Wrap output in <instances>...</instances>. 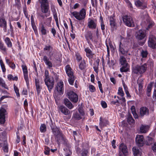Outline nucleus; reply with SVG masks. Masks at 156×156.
<instances>
[{
    "mask_svg": "<svg viewBox=\"0 0 156 156\" xmlns=\"http://www.w3.org/2000/svg\"><path fill=\"white\" fill-rule=\"evenodd\" d=\"M51 129L53 134L55 136L58 135L59 133V130L56 126Z\"/></svg>",
    "mask_w": 156,
    "mask_h": 156,
    "instance_id": "nucleus-37",
    "label": "nucleus"
},
{
    "mask_svg": "<svg viewBox=\"0 0 156 156\" xmlns=\"http://www.w3.org/2000/svg\"><path fill=\"white\" fill-rule=\"evenodd\" d=\"M17 139L16 140V142L18 143L20 142V137L19 136V132H16Z\"/></svg>",
    "mask_w": 156,
    "mask_h": 156,
    "instance_id": "nucleus-58",
    "label": "nucleus"
},
{
    "mask_svg": "<svg viewBox=\"0 0 156 156\" xmlns=\"http://www.w3.org/2000/svg\"><path fill=\"white\" fill-rule=\"evenodd\" d=\"M135 35L138 41L143 40L146 37V32L144 30H140L136 32Z\"/></svg>",
    "mask_w": 156,
    "mask_h": 156,
    "instance_id": "nucleus-9",
    "label": "nucleus"
},
{
    "mask_svg": "<svg viewBox=\"0 0 156 156\" xmlns=\"http://www.w3.org/2000/svg\"><path fill=\"white\" fill-rule=\"evenodd\" d=\"M88 151L87 150H84L82 153V156H87Z\"/></svg>",
    "mask_w": 156,
    "mask_h": 156,
    "instance_id": "nucleus-57",
    "label": "nucleus"
},
{
    "mask_svg": "<svg viewBox=\"0 0 156 156\" xmlns=\"http://www.w3.org/2000/svg\"><path fill=\"white\" fill-rule=\"evenodd\" d=\"M4 41L8 47L11 48L12 47V44L9 37H6L4 39Z\"/></svg>",
    "mask_w": 156,
    "mask_h": 156,
    "instance_id": "nucleus-33",
    "label": "nucleus"
},
{
    "mask_svg": "<svg viewBox=\"0 0 156 156\" xmlns=\"http://www.w3.org/2000/svg\"><path fill=\"white\" fill-rule=\"evenodd\" d=\"M108 124V122L106 119H103L101 117L100 119L99 125L101 126H106Z\"/></svg>",
    "mask_w": 156,
    "mask_h": 156,
    "instance_id": "nucleus-31",
    "label": "nucleus"
},
{
    "mask_svg": "<svg viewBox=\"0 0 156 156\" xmlns=\"http://www.w3.org/2000/svg\"><path fill=\"white\" fill-rule=\"evenodd\" d=\"M43 13L42 12L41 13H38L37 15L38 16H40L42 18H43V19H44L45 18V16L47 17L48 16L47 15H46V14L45 15H43Z\"/></svg>",
    "mask_w": 156,
    "mask_h": 156,
    "instance_id": "nucleus-55",
    "label": "nucleus"
},
{
    "mask_svg": "<svg viewBox=\"0 0 156 156\" xmlns=\"http://www.w3.org/2000/svg\"><path fill=\"white\" fill-rule=\"evenodd\" d=\"M0 86H1L2 87H4V88L8 90L9 88L5 83L2 78L0 77Z\"/></svg>",
    "mask_w": 156,
    "mask_h": 156,
    "instance_id": "nucleus-35",
    "label": "nucleus"
},
{
    "mask_svg": "<svg viewBox=\"0 0 156 156\" xmlns=\"http://www.w3.org/2000/svg\"><path fill=\"white\" fill-rule=\"evenodd\" d=\"M135 140L136 143L138 146L141 147L144 144V137L143 135H136Z\"/></svg>",
    "mask_w": 156,
    "mask_h": 156,
    "instance_id": "nucleus-12",
    "label": "nucleus"
},
{
    "mask_svg": "<svg viewBox=\"0 0 156 156\" xmlns=\"http://www.w3.org/2000/svg\"><path fill=\"white\" fill-rule=\"evenodd\" d=\"M64 102L65 105L69 109H71L73 108V105L68 99H64Z\"/></svg>",
    "mask_w": 156,
    "mask_h": 156,
    "instance_id": "nucleus-29",
    "label": "nucleus"
},
{
    "mask_svg": "<svg viewBox=\"0 0 156 156\" xmlns=\"http://www.w3.org/2000/svg\"><path fill=\"white\" fill-rule=\"evenodd\" d=\"M152 149L154 152H156V143H154L152 146Z\"/></svg>",
    "mask_w": 156,
    "mask_h": 156,
    "instance_id": "nucleus-64",
    "label": "nucleus"
},
{
    "mask_svg": "<svg viewBox=\"0 0 156 156\" xmlns=\"http://www.w3.org/2000/svg\"><path fill=\"white\" fill-rule=\"evenodd\" d=\"M133 151L134 156H140L141 155V152L137 147H133Z\"/></svg>",
    "mask_w": 156,
    "mask_h": 156,
    "instance_id": "nucleus-30",
    "label": "nucleus"
},
{
    "mask_svg": "<svg viewBox=\"0 0 156 156\" xmlns=\"http://www.w3.org/2000/svg\"><path fill=\"white\" fill-rule=\"evenodd\" d=\"M149 113V110L146 107H142L140 108V117H143L145 115H148Z\"/></svg>",
    "mask_w": 156,
    "mask_h": 156,
    "instance_id": "nucleus-16",
    "label": "nucleus"
},
{
    "mask_svg": "<svg viewBox=\"0 0 156 156\" xmlns=\"http://www.w3.org/2000/svg\"><path fill=\"white\" fill-rule=\"evenodd\" d=\"M90 91L91 92H94L96 89L94 87L93 85H90L89 86Z\"/></svg>",
    "mask_w": 156,
    "mask_h": 156,
    "instance_id": "nucleus-53",
    "label": "nucleus"
},
{
    "mask_svg": "<svg viewBox=\"0 0 156 156\" xmlns=\"http://www.w3.org/2000/svg\"><path fill=\"white\" fill-rule=\"evenodd\" d=\"M119 156L122 155L126 156L128 154V149L127 146L123 143L121 144L119 147Z\"/></svg>",
    "mask_w": 156,
    "mask_h": 156,
    "instance_id": "nucleus-7",
    "label": "nucleus"
},
{
    "mask_svg": "<svg viewBox=\"0 0 156 156\" xmlns=\"http://www.w3.org/2000/svg\"><path fill=\"white\" fill-rule=\"evenodd\" d=\"M118 94L122 97H123L124 96V94L122 87H119L118 92Z\"/></svg>",
    "mask_w": 156,
    "mask_h": 156,
    "instance_id": "nucleus-47",
    "label": "nucleus"
},
{
    "mask_svg": "<svg viewBox=\"0 0 156 156\" xmlns=\"http://www.w3.org/2000/svg\"><path fill=\"white\" fill-rule=\"evenodd\" d=\"M147 69V65L146 63L141 65H136L132 67V73L133 74L138 75H141L146 71Z\"/></svg>",
    "mask_w": 156,
    "mask_h": 156,
    "instance_id": "nucleus-1",
    "label": "nucleus"
},
{
    "mask_svg": "<svg viewBox=\"0 0 156 156\" xmlns=\"http://www.w3.org/2000/svg\"><path fill=\"white\" fill-rule=\"evenodd\" d=\"M43 60L45 64L48 66V68L50 69L53 66V64L52 62L50 61L49 58L46 56L44 55L43 58Z\"/></svg>",
    "mask_w": 156,
    "mask_h": 156,
    "instance_id": "nucleus-19",
    "label": "nucleus"
},
{
    "mask_svg": "<svg viewBox=\"0 0 156 156\" xmlns=\"http://www.w3.org/2000/svg\"><path fill=\"white\" fill-rule=\"evenodd\" d=\"M123 23L127 26L129 27H134V23L132 18L129 16L125 15L122 16Z\"/></svg>",
    "mask_w": 156,
    "mask_h": 156,
    "instance_id": "nucleus-4",
    "label": "nucleus"
},
{
    "mask_svg": "<svg viewBox=\"0 0 156 156\" xmlns=\"http://www.w3.org/2000/svg\"><path fill=\"white\" fill-rule=\"evenodd\" d=\"M93 34L91 31H88L85 34V37L86 39L87 43L89 45H90V40H91L93 42L96 43L97 41L96 40H94L93 38Z\"/></svg>",
    "mask_w": 156,
    "mask_h": 156,
    "instance_id": "nucleus-11",
    "label": "nucleus"
},
{
    "mask_svg": "<svg viewBox=\"0 0 156 156\" xmlns=\"http://www.w3.org/2000/svg\"><path fill=\"white\" fill-rule=\"evenodd\" d=\"M97 26L96 21L90 18L88 19L87 26L89 28L92 29H95L96 28Z\"/></svg>",
    "mask_w": 156,
    "mask_h": 156,
    "instance_id": "nucleus-15",
    "label": "nucleus"
},
{
    "mask_svg": "<svg viewBox=\"0 0 156 156\" xmlns=\"http://www.w3.org/2000/svg\"><path fill=\"white\" fill-rule=\"evenodd\" d=\"M0 64L2 72L5 73L6 71V69L5 65L1 59H0Z\"/></svg>",
    "mask_w": 156,
    "mask_h": 156,
    "instance_id": "nucleus-45",
    "label": "nucleus"
},
{
    "mask_svg": "<svg viewBox=\"0 0 156 156\" xmlns=\"http://www.w3.org/2000/svg\"><path fill=\"white\" fill-rule=\"evenodd\" d=\"M40 131L41 132H44L46 130V126L44 124H42L40 127Z\"/></svg>",
    "mask_w": 156,
    "mask_h": 156,
    "instance_id": "nucleus-46",
    "label": "nucleus"
},
{
    "mask_svg": "<svg viewBox=\"0 0 156 156\" xmlns=\"http://www.w3.org/2000/svg\"><path fill=\"white\" fill-rule=\"evenodd\" d=\"M49 125L51 127V129L55 127L56 126H55V124L52 122L51 120L50 122L49 123Z\"/></svg>",
    "mask_w": 156,
    "mask_h": 156,
    "instance_id": "nucleus-60",
    "label": "nucleus"
},
{
    "mask_svg": "<svg viewBox=\"0 0 156 156\" xmlns=\"http://www.w3.org/2000/svg\"><path fill=\"white\" fill-rule=\"evenodd\" d=\"M81 116L78 112H76L73 114V117L76 120H78L82 119Z\"/></svg>",
    "mask_w": 156,
    "mask_h": 156,
    "instance_id": "nucleus-36",
    "label": "nucleus"
},
{
    "mask_svg": "<svg viewBox=\"0 0 156 156\" xmlns=\"http://www.w3.org/2000/svg\"><path fill=\"white\" fill-rule=\"evenodd\" d=\"M66 94L68 98L71 101L74 103H76L78 100L77 95L72 91L67 90L66 91Z\"/></svg>",
    "mask_w": 156,
    "mask_h": 156,
    "instance_id": "nucleus-5",
    "label": "nucleus"
},
{
    "mask_svg": "<svg viewBox=\"0 0 156 156\" xmlns=\"http://www.w3.org/2000/svg\"><path fill=\"white\" fill-rule=\"evenodd\" d=\"M63 84L62 82H59L57 83L55 89L60 94H63Z\"/></svg>",
    "mask_w": 156,
    "mask_h": 156,
    "instance_id": "nucleus-24",
    "label": "nucleus"
},
{
    "mask_svg": "<svg viewBox=\"0 0 156 156\" xmlns=\"http://www.w3.org/2000/svg\"><path fill=\"white\" fill-rule=\"evenodd\" d=\"M40 7L42 12L44 14L48 13L49 9V5H41Z\"/></svg>",
    "mask_w": 156,
    "mask_h": 156,
    "instance_id": "nucleus-28",
    "label": "nucleus"
},
{
    "mask_svg": "<svg viewBox=\"0 0 156 156\" xmlns=\"http://www.w3.org/2000/svg\"><path fill=\"white\" fill-rule=\"evenodd\" d=\"M85 61L83 60V61L81 62L79 65V68L81 70L84 69L85 67Z\"/></svg>",
    "mask_w": 156,
    "mask_h": 156,
    "instance_id": "nucleus-44",
    "label": "nucleus"
},
{
    "mask_svg": "<svg viewBox=\"0 0 156 156\" xmlns=\"http://www.w3.org/2000/svg\"><path fill=\"white\" fill-rule=\"evenodd\" d=\"M84 51L86 53V56L89 59H92L93 58L94 54L92 51L88 47H87L85 48Z\"/></svg>",
    "mask_w": 156,
    "mask_h": 156,
    "instance_id": "nucleus-20",
    "label": "nucleus"
},
{
    "mask_svg": "<svg viewBox=\"0 0 156 156\" xmlns=\"http://www.w3.org/2000/svg\"><path fill=\"white\" fill-rule=\"evenodd\" d=\"M140 131L142 133H146L147 131V127L146 126L142 125L140 128Z\"/></svg>",
    "mask_w": 156,
    "mask_h": 156,
    "instance_id": "nucleus-39",
    "label": "nucleus"
},
{
    "mask_svg": "<svg viewBox=\"0 0 156 156\" xmlns=\"http://www.w3.org/2000/svg\"><path fill=\"white\" fill-rule=\"evenodd\" d=\"M135 4L137 7H140L142 9H144L147 7V5L139 0L135 1Z\"/></svg>",
    "mask_w": 156,
    "mask_h": 156,
    "instance_id": "nucleus-26",
    "label": "nucleus"
},
{
    "mask_svg": "<svg viewBox=\"0 0 156 156\" xmlns=\"http://www.w3.org/2000/svg\"><path fill=\"white\" fill-rule=\"evenodd\" d=\"M0 27L3 28L4 32L7 31V22L4 15L0 17Z\"/></svg>",
    "mask_w": 156,
    "mask_h": 156,
    "instance_id": "nucleus-13",
    "label": "nucleus"
},
{
    "mask_svg": "<svg viewBox=\"0 0 156 156\" xmlns=\"http://www.w3.org/2000/svg\"><path fill=\"white\" fill-rule=\"evenodd\" d=\"M71 14L77 20H81L84 19L86 15V11L84 8H82L79 12L74 11L71 12Z\"/></svg>",
    "mask_w": 156,
    "mask_h": 156,
    "instance_id": "nucleus-3",
    "label": "nucleus"
},
{
    "mask_svg": "<svg viewBox=\"0 0 156 156\" xmlns=\"http://www.w3.org/2000/svg\"><path fill=\"white\" fill-rule=\"evenodd\" d=\"M6 62L10 67L13 69H14L16 67V66L14 63H12L9 59H5Z\"/></svg>",
    "mask_w": 156,
    "mask_h": 156,
    "instance_id": "nucleus-32",
    "label": "nucleus"
},
{
    "mask_svg": "<svg viewBox=\"0 0 156 156\" xmlns=\"http://www.w3.org/2000/svg\"><path fill=\"white\" fill-rule=\"evenodd\" d=\"M148 46L153 48H156V40L154 36L150 35L148 41Z\"/></svg>",
    "mask_w": 156,
    "mask_h": 156,
    "instance_id": "nucleus-10",
    "label": "nucleus"
},
{
    "mask_svg": "<svg viewBox=\"0 0 156 156\" xmlns=\"http://www.w3.org/2000/svg\"><path fill=\"white\" fill-rule=\"evenodd\" d=\"M14 89L15 90V93L16 94V96L17 97H20V94L19 92V90L18 88L16 87V86L14 84Z\"/></svg>",
    "mask_w": 156,
    "mask_h": 156,
    "instance_id": "nucleus-49",
    "label": "nucleus"
},
{
    "mask_svg": "<svg viewBox=\"0 0 156 156\" xmlns=\"http://www.w3.org/2000/svg\"><path fill=\"white\" fill-rule=\"evenodd\" d=\"M8 79L9 80H13L17 81L18 80V77L17 76H15L14 77L11 74H9L8 75Z\"/></svg>",
    "mask_w": 156,
    "mask_h": 156,
    "instance_id": "nucleus-42",
    "label": "nucleus"
},
{
    "mask_svg": "<svg viewBox=\"0 0 156 156\" xmlns=\"http://www.w3.org/2000/svg\"><path fill=\"white\" fill-rule=\"evenodd\" d=\"M68 79L69 83L71 85H73L75 80V77L74 76H69Z\"/></svg>",
    "mask_w": 156,
    "mask_h": 156,
    "instance_id": "nucleus-41",
    "label": "nucleus"
},
{
    "mask_svg": "<svg viewBox=\"0 0 156 156\" xmlns=\"http://www.w3.org/2000/svg\"><path fill=\"white\" fill-rule=\"evenodd\" d=\"M140 80H138V86H139V90L140 91L142 89L143 87V86L142 85V84L141 83V82L143 81V80H141L140 82Z\"/></svg>",
    "mask_w": 156,
    "mask_h": 156,
    "instance_id": "nucleus-52",
    "label": "nucleus"
},
{
    "mask_svg": "<svg viewBox=\"0 0 156 156\" xmlns=\"http://www.w3.org/2000/svg\"><path fill=\"white\" fill-rule=\"evenodd\" d=\"M75 56L76 59L78 62L80 61L82 59V57L78 53H76V54Z\"/></svg>",
    "mask_w": 156,
    "mask_h": 156,
    "instance_id": "nucleus-50",
    "label": "nucleus"
},
{
    "mask_svg": "<svg viewBox=\"0 0 156 156\" xmlns=\"http://www.w3.org/2000/svg\"><path fill=\"white\" fill-rule=\"evenodd\" d=\"M53 47L51 45H46L45 46L44 48V51H48V56L49 57V58L51 60V57L53 55V52L52 53V51L53 49Z\"/></svg>",
    "mask_w": 156,
    "mask_h": 156,
    "instance_id": "nucleus-17",
    "label": "nucleus"
},
{
    "mask_svg": "<svg viewBox=\"0 0 156 156\" xmlns=\"http://www.w3.org/2000/svg\"><path fill=\"white\" fill-rule=\"evenodd\" d=\"M148 53L146 50H142L141 52V55L143 58H146L147 57Z\"/></svg>",
    "mask_w": 156,
    "mask_h": 156,
    "instance_id": "nucleus-43",
    "label": "nucleus"
},
{
    "mask_svg": "<svg viewBox=\"0 0 156 156\" xmlns=\"http://www.w3.org/2000/svg\"><path fill=\"white\" fill-rule=\"evenodd\" d=\"M41 5H49L48 0H38Z\"/></svg>",
    "mask_w": 156,
    "mask_h": 156,
    "instance_id": "nucleus-40",
    "label": "nucleus"
},
{
    "mask_svg": "<svg viewBox=\"0 0 156 156\" xmlns=\"http://www.w3.org/2000/svg\"><path fill=\"white\" fill-rule=\"evenodd\" d=\"M7 49L1 41H0V50L4 52H6Z\"/></svg>",
    "mask_w": 156,
    "mask_h": 156,
    "instance_id": "nucleus-34",
    "label": "nucleus"
},
{
    "mask_svg": "<svg viewBox=\"0 0 156 156\" xmlns=\"http://www.w3.org/2000/svg\"><path fill=\"white\" fill-rule=\"evenodd\" d=\"M101 104L103 108H105L107 107V104L105 101H102Z\"/></svg>",
    "mask_w": 156,
    "mask_h": 156,
    "instance_id": "nucleus-59",
    "label": "nucleus"
},
{
    "mask_svg": "<svg viewBox=\"0 0 156 156\" xmlns=\"http://www.w3.org/2000/svg\"><path fill=\"white\" fill-rule=\"evenodd\" d=\"M129 51V48L125 44L120 42L119 46V51L122 55H126Z\"/></svg>",
    "mask_w": 156,
    "mask_h": 156,
    "instance_id": "nucleus-6",
    "label": "nucleus"
},
{
    "mask_svg": "<svg viewBox=\"0 0 156 156\" xmlns=\"http://www.w3.org/2000/svg\"><path fill=\"white\" fill-rule=\"evenodd\" d=\"M45 83L48 87L49 92H50L51 90L53 88L54 86V80H50L48 81H45Z\"/></svg>",
    "mask_w": 156,
    "mask_h": 156,
    "instance_id": "nucleus-18",
    "label": "nucleus"
},
{
    "mask_svg": "<svg viewBox=\"0 0 156 156\" xmlns=\"http://www.w3.org/2000/svg\"><path fill=\"white\" fill-rule=\"evenodd\" d=\"M127 121L129 124L133 123L134 122V120L130 115H129Z\"/></svg>",
    "mask_w": 156,
    "mask_h": 156,
    "instance_id": "nucleus-38",
    "label": "nucleus"
},
{
    "mask_svg": "<svg viewBox=\"0 0 156 156\" xmlns=\"http://www.w3.org/2000/svg\"><path fill=\"white\" fill-rule=\"evenodd\" d=\"M51 9L52 12L53 13V14L57 13V12H56V9L55 8V7L54 6H51Z\"/></svg>",
    "mask_w": 156,
    "mask_h": 156,
    "instance_id": "nucleus-61",
    "label": "nucleus"
},
{
    "mask_svg": "<svg viewBox=\"0 0 156 156\" xmlns=\"http://www.w3.org/2000/svg\"><path fill=\"white\" fill-rule=\"evenodd\" d=\"M4 107H2L0 109V123L2 124L4 123L5 122V116L6 114V110Z\"/></svg>",
    "mask_w": 156,
    "mask_h": 156,
    "instance_id": "nucleus-8",
    "label": "nucleus"
},
{
    "mask_svg": "<svg viewBox=\"0 0 156 156\" xmlns=\"http://www.w3.org/2000/svg\"><path fill=\"white\" fill-rule=\"evenodd\" d=\"M65 69L66 73L68 77L73 76H74L73 73L69 65H66L65 67Z\"/></svg>",
    "mask_w": 156,
    "mask_h": 156,
    "instance_id": "nucleus-21",
    "label": "nucleus"
},
{
    "mask_svg": "<svg viewBox=\"0 0 156 156\" xmlns=\"http://www.w3.org/2000/svg\"><path fill=\"white\" fill-rule=\"evenodd\" d=\"M35 80L37 92V94L39 95L40 94L42 89V87L40 85V82L38 79H35Z\"/></svg>",
    "mask_w": 156,
    "mask_h": 156,
    "instance_id": "nucleus-22",
    "label": "nucleus"
},
{
    "mask_svg": "<svg viewBox=\"0 0 156 156\" xmlns=\"http://www.w3.org/2000/svg\"><path fill=\"white\" fill-rule=\"evenodd\" d=\"M154 86L155 88L153 95V98H155L156 99V80Z\"/></svg>",
    "mask_w": 156,
    "mask_h": 156,
    "instance_id": "nucleus-56",
    "label": "nucleus"
},
{
    "mask_svg": "<svg viewBox=\"0 0 156 156\" xmlns=\"http://www.w3.org/2000/svg\"><path fill=\"white\" fill-rule=\"evenodd\" d=\"M0 146L2 147V149L4 152H8V147L6 141H4L3 142L0 143Z\"/></svg>",
    "mask_w": 156,
    "mask_h": 156,
    "instance_id": "nucleus-27",
    "label": "nucleus"
},
{
    "mask_svg": "<svg viewBox=\"0 0 156 156\" xmlns=\"http://www.w3.org/2000/svg\"><path fill=\"white\" fill-rule=\"evenodd\" d=\"M78 111L81 116H83L84 115V113L81 108H80L78 109Z\"/></svg>",
    "mask_w": 156,
    "mask_h": 156,
    "instance_id": "nucleus-63",
    "label": "nucleus"
},
{
    "mask_svg": "<svg viewBox=\"0 0 156 156\" xmlns=\"http://www.w3.org/2000/svg\"><path fill=\"white\" fill-rule=\"evenodd\" d=\"M40 30L42 35H45L47 34V32H48V30H46L45 28L46 26H44L42 23L39 24Z\"/></svg>",
    "mask_w": 156,
    "mask_h": 156,
    "instance_id": "nucleus-23",
    "label": "nucleus"
},
{
    "mask_svg": "<svg viewBox=\"0 0 156 156\" xmlns=\"http://www.w3.org/2000/svg\"><path fill=\"white\" fill-rule=\"evenodd\" d=\"M22 66L23 74L28 73V71L27 66L25 65H23Z\"/></svg>",
    "mask_w": 156,
    "mask_h": 156,
    "instance_id": "nucleus-51",
    "label": "nucleus"
},
{
    "mask_svg": "<svg viewBox=\"0 0 156 156\" xmlns=\"http://www.w3.org/2000/svg\"><path fill=\"white\" fill-rule=\"evenodd\" d=\"M119 63L122 66L120 68L121 72H127L129 69L128 64L125 58L123 55H119Z\"/></svg>",
    "mask_w": 156,
    "mask_h": 156,
    "instance_id": "nucleus-2",
    "label": "nucleus"
},
{
    "mask_svg": "<svg viewBox=\"0 0 156 156\" xmlns=\"http://www.w3.org/2000/svg\"><path fill=\"white\" fill-rule=\"evenodd\" d=\"M50 149L48 147H46L45 149L44 154L46 155H49V154Z\"/></svg>",
    "mask_w": 156,
    "mask_h": 156,
    "instance_id": "nucleus-54",
    "label": "nucleus"
},
{
    "mask_svg": "<svg viewBox=\"0 0 156 156\" xmlns=\"http://www.w3.org/2000/svg\"><path fill=\"white\" fill-rule=\"evenodd\" d=\"M110 24L111 27L114 28L116 25L115 22V16L114 15L111 16L109 17Z\"/></svg>",
    "mask_w": 156,
    "mask_h": 156,
    "instance_id": "nucleus-25",
    "label": "nucleus"
},
{
    "mask_svg": "<svg viewBox=\"0 0 156 156\" xmlns=\"http://www.w3.org/2000/svg\"><path fill=\"white\" fill-rule=\"evenodd\" d=\"M59 112H61L65 115H68L70 114L69 110L63 105H60L58 107Z\"/></svg>",
    "mask_w": 156,
    "mask_h": 156,
    "instance_id": "nucleus-14",
    "label": "nucleus"
},
{
    "mask_svg": "<svg viewBox=\"0 0 156 156\" xmlns=\"http://www.w3.org/2000/svg\"><path fill=\"white\" fill-rule=\"evenodd\" d=\"M154 23L152 21H149V23L148 24L147 27L146 28V30H148L149 29L151 28L154 25Z\"/></svg>",
    "mask_w": 156,
    "mask_h": 156,
    "instance_id": "nucleus-48",
    "label": "nucleus"
},
{
    "mask_svg": "<svg viewBox=\"0 0 156 156\" xmlns=\"http://www.w3.org/2000/svg\"><path fill=\"white\" fill-rule=\"evenodd\" d=\"M24 76L26 83H27L29 81L28 73L24 74Z\"/></svg>",
    "mask_w": 156,
    "mask_h": 156,
    "instance_id": "nucleus-62",
    "label": "nucleus"
}]
</instances>
